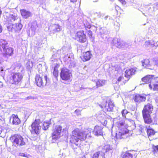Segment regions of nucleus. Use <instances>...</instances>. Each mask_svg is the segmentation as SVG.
<instances>
[{
    "mask_svg": "<svg viewBox=\"0 0 158 158\" xmlns=\"http://www.w3.org/2000/svg\"><path fill=\"white\" fill-rule=\"evenodd\" d=\"M8 44L6 41L3 40H0V52H2L3 49L7 47Z\"/></svg>",
    "mask_w": 158,
    "mask_h": 158,
    "instance_id": "25",
    "label": "nucleus"
},
{
    "mask_svg": "<svg viewBox=\"0 0 158 158\" xmlns=\"http://www.w3.org/2000/svg\"><path fill=\"white\" fill-rule=\"evenodd\" d=\"M154 76L153 75H148L142 78V80L146 84H149L151 82L152 80L154 78Z\"/></svg>",
    "mask_w": 158,
    "mask_h": 158,
    "instance_id": "24",
    "label": "nucleus"
},
{
    "mask_svg": "<svg viewBox=\"0 0 158 158\" xmlns=\"http://www.w3.org/2000/svg\"><path fill=\"white\" fill-rule=\"evenodd\" d=\"M147 135L148 137L152 135H154L155 134L154 130L150 126H149L148 128H146Z\"/></svg>",
    "mask_w": 158,
    "mask_h": 158,
    "instance_id": "29",
    "label": "nucleus"
},
{
    "mask_svg": "<svg viewBox=\"0 0 158 158\" xmlns=\"http://www.w3.org/2000/svg\"><path fill=\"white\" fill-rule=\"evenodd\" d=\"M153 62L155 65L158 66V59H154Z\"/></svg>",
    "mask_w": 158,
    "mask_h": 158,
    "instance_id": "44",
    "label": "nucleus"
},
{
    "mask_svg": "<svg viewBox=\"0 0 158 158\" xmlns=\"http://www.w3.org/2000/svg\"><path fill=\"white\" fill-rule=\"evenodd\" d=\"M123 78V77L122 76H120L119 77L117 81L116 82V84L118 83L121 80H122V79Z\"/></svg>",
    "mask_w": 158,
    "mask_h": 158,
    "instance_id": "46",
    "label": "nucleus"
},
{
    "mask_svg": "<svg viewBox=\"0 0 158 158\" xmlns=\"http://www.w3.org/2000/svg\"><path fill=\"white\" fill-rule=\"evenodd\" d=\"M140 130H141V132H142L143 129L142 128V127H140Z\"/></svg>",
    "mask_w": 158,
    "mask_h": 158,
    "instance_id": "57",
    "label": "nucleus"
},
{
    "mask_svg": "<svg viewBox=\"0 0 158 158\" xmlns=\"http://www.w3.org/2000/svg\"><path fill=\"white\" fill-rule=\"evenodd\" d=\"M10 139L13 145L15 147L24 145L25 144L23 138L20 135L15 134L12 135L10 138Z\"/></svg>",
    "mask_w": 158,
    "mask_h": 158,
    "instance_id": "6",
    "label": "nucleus"
},
{
    "mask_svg": "<svg viewBox=\"0 0 158 158\" xmlns=\"http://www.w3.org/2000/svg\"><path fill=\"white\" fill-rule=\"evenodd\" d=\"M3 83L2 82L0 81V88L1 87L3 86Z\"/></svg>",
    "mask_w": 158,
    "mask_h": 158,
    "instance_id": "54",
    "label": "nucleus"
},
{
    "mask_svg": "<svg viewBox=\"0 0 158 158\" xmlns=\"http://www.w3.org/2000/svg\"><path fill=\"white\" fill-rule=\"evenodd\" d=\"M19 155L22 156L27 157V155L23 153H20Z\"/></svg>",
    "mask_w": 158,
    "mask_h": 158,
    "instance_id": "51",
    "label": "nucleus"
},
{
    "mask_svg": "<svg viewBox=\"0 0 158 158\" xmlns=\"http://www.w3.org/2000/svg\"><path fill=\"white\" fill-rule=\"evenodd\" d=\"M112 42L114 45L118 48H124L126 46V45H127L125 42L122 41L121 43L120 40L117 38L114 39L113 40Z\"/></svg>",
    "mask_w": 158,
    "mask_h": 158,
    "instance_id": "14",
    "label": "nucleus"
},
{
    "mask_svg": "<svg viewBox=\"0 0 158 158\" xmlns=\"http://www.w3.org/2000/svg\"><path fill=\"white\" fill-rule=\"evenodd\" d=\"M128 112L126 110H123L122 111V114L123 117L126 118V115L127 114Z\"/></svg>",
    "mask_w": 158,
    "mask_h": 158,
    "instance_id": "41",
    "label": "nucleus"
},
{
    "mask_svg": "<svg viewBox=\"0 0 158 158\" xmlns=\"http://www.w3.org/2000/svg\"><path fill=\"white\" fill-rule=\"evenodd\" d=\"M87 35L89 36L90 38H91L92 36V31L90 30L87 31Z\"/></svg>",
    "mask_w": 158,
    "mask_h": 158,
    "instance_id": "43",
    "label": "nucleus"
},
{
    "mask_svg": "<svg viewBox=\"0 0 158 158\" xmlns=\"http://www.w3.org/2000/svg\"><path fill=\"white\" fill-rule=\"evenodd\" d=\"M91 132L89 130H86L84 132H80L78 129H75L72 132V135L71 136L70 142L73 143L78 146V144H77L79 140H84L86 138H90Z\"/></svg>",
    "mask_w": 158,
    "mask_h": 158,
    "instance_id": "1",
    "label": "nucleus"
},
{
    "mask_svg": "<svg viewBox=\"0 0 158 158\" xmlns=\"http://www.w3.org/2000/svg\"><path fill=\"white\" fill-rule=\"evenodd\" d=\"M58 70L56 69V67H55L54 69V71L53 73V74L54 76L55 77H56L58 76Z\"/></svg>",
    "mask_w": 158,
    "mask_h": 158,
    "instance_id": "37",
    "label": "nucleus"
},
{
    "mask_svg": "<svg viewBox=\"0 0 158 158\" xmlns=\"http://www.w3.org/2000/svg\"><path fill=\"white\" fill-rule=\"evenodd\" d=\"M38 26L37 22L35 21L31 23L30 28L29 30L28 35L31 36H34L35 33V31Z\"/></svg>",
    "mask_w": 158,
    "mask_h": 158,
    "instance_id": "12",
    "label": "nucleus"
},
{
    "mask_svg": "<svg viewBox=\"0 0 158 158\" xmlns=\"http://www.w3.org/2000/svg\"><path fill=\"white\" fill-rule=\"evenodd\" d=\"M104 19L105 21H107L108 22L110 20H113V19H112V18L108 15L106 16L104 18Z\"/></svg>",
    "mask_w": 158,
    "mask_h": 158,
    "instance_id": "39",
    "label": "nucleus"
},
{
    "mask_svg": "<svg viewBox=\"0 0 158 158\" xmlns=\"http://www.w3.org/2000/svg\"><path fill=\"white\" fill-rule=\"evenodd\" d=\"M2 27L0 24V33L1 32H2Z\"/></svg>",
    "mask_w": 158,
    "mask_h": 158,
    "instance_id": "52",
    "label": "nucleus"
},
{
    "mask_svg": "<svg viewBox=\"0 0 158 158\" xmlns=\"http://www.w3.org/2000/svg\"><path fill=\"white\" fill-rule=\"evenodd\" d=\"M135 70L133 68L127 69L125 71V76L127 78H129L131 75L135 73Z\"/></svg>",
    "mask_w": 158,
    "mask_h": 158,
    "instance_id": "21",
    "label": "nucleus"
},
{
    "mask_svg": "<svg viewBox=\"0 0 158 158\" xmlns=\"http://www.w3.org/2000/svg\"><path fill=\"white\" fill-rule=\"evenodd\" d=\"M75 40L81 43H84L86 41V35L83 31H80L77 32Z\"/></svg>",
    "mask_w": 158,
    "mask_h": 158,
    "instance_id": "10",
    "label": "nucleus"
},
{
    "mask_svg": "<svg viewBox=\"0 0 158 158\" xmlns=\"http://www.w3.org/2000/svg\"><path fill=\"white\" fill-rule=\"evenodd\" d=\"M20 12L21 15L24 18L27 19L31 16V13L29 11L23 9L20 10Z\"/></svg>",
    "mask_w": 158,
    "mask_h": 158,
    "instance_id": "23",
    "label": "nucleus"
},
{
    "mask_svg": "<svg viewBox=\"0 0 158 158\" xmlns=\"http://www.w3.org/2000/svg\"><path fill=\"white\" fill-rule=\"evenodd\" d=\"M153 89L154 90L158 91V84H153Z\"/></svg>",
    "mask_w": 158,
    "mask_h": 158,
    "instance_id": "42",
    "label": "nucleus"
},
{
    "mask_svg": "<svg viewBox=\"0 0 158 158\" xmlns=\"http://www.w3.org/2000/svg\"><path fill=\"white\" fill-rule=\"evenodd\" d=\"M55 56V55H52V57L51 58V60H52V61H56L57 60V59H55L54 58V57Z\"/></svg>",
    "mask_w": 158,
    "mask_h": 158,
    "instance_id": "47",
    "label": "nucleus"
},
{
    "mask_svg": "<svg viewBox=\"0 0 158 158\" xmlns=\"http://www.w3.org/2000/svg\"><path fill=\"white\" fill-rule=\"evenodd\" d=\"M99 106L105 111H110L112 110L114 106V104L113 101L109 100L108 102L106 101L105 102H103L102 105L100 104Z\"/></svg>",
    "mask_w": 158,
    "mask_h": 158,
    "instance_id": "9",
    "label": "nucleus"
},
{
    "mask_svg": "<svg viewBox=\"0 0 158 158\" xmlns=\"http://www.w3.org/2000/svg\"><path fill=\"white\" fill-rule=\"evenodd\" d=\"M146 95H142L139 94L136 95L134 97L135 101L137 102H141L145 101L146 100Z\"/></svg>",
    "mask_w": 158,
    "mask_h": 158,
    "instance_id": "20",
    "label": "nucleus"
},
{
    "mask_svg": "<svg viewBox=\"0 0 158 158\" xmlns=\"http://www.w3.org/2000/svg\"><path fill=\"white\" fill-rule=\"evenodd\" d=\"M33 99V98L31 97H28L27 98V99Z\"/></svg>",
    "mask_w": 158,
    "mask_h": 158,
    "instance_id": "53",
    "label": "nucleus"
},
{
    "mask_svg": "<svg viewBox=\"0 0 158 158\" xmlns=\"http://www.w3.org/2000/svg\"><path fill=\"white\" fill-rule=\"evenodd\" d=\"M22 27V25L19 23H16L15 24H12L11 28L12 31L18 32L20 30Z\"/></svg>",
    "mask_w": 158,
    "mask_h": 158,
    "instance_id": "22",
    "label": "nucleus"
},
{
    "mask_svg": "<svg viewBox=\"0 0 158 158\" xmlns=\"http://www.w3.org/2000/svg\"><path fill=\"white\" fill-rule=\"evenodd\" d=\"M23 76L20 73H12L7 77V80L11 84L17 85L20 83Z\"/></svg>",
    "mask_w": 158,
    "mask_h": 158,
    "instance_id": "5",
    "label": "nucleus"
},
{
    "mask_svg": "<svg viewBox=\"0 0 158 158\" xmlns=\"http://www.w3.org/2000/svg\"><path fill=\"white\" fill-rule=\"evenodd\" d=\"M124 123L123 122H120L119 123V125L121 126H122L124 125Z\"/></svg>",
    "mask_w": 158,
    "mask_h": 158,
    "instance_id": "50",
    "label": "nucleus"
},
{
    "mask_svg": "<svg viewBox=\"0 0 158 158\" xmlns=\"http://www.w3.org/2000/svg\"><path fill=\"white\" fill-rule=\"evenodd\" d=\"M39 66H40V65H41V64H39Z\"/></svg>",
    "mask_w": 158,
    "mask_h": 158,
    "instance_id": "59",
    "label": "nucleus"
},
{
    "mask_svg": "<svg viewBox=\"0 0 158 158\" xmlns=\"http://www.w3.org/2000/svg\"><path fill=\"white\" fill-rule=\"evenodd\" d=\"M112 149V147L110 145L100 146L98 149V151L93 154L91 158H106L105 153H110L111 155Z\"/></svg>",
    "mask_w": 158,
    "mask_h": 158,
    "instance_id": "2",
    "label": "nucleus"
},
{
    "mask_svg": "<svg viewBox=\"0 0 158 158\" xmlns=\"http://www.w3.org/2000/svg\"><path fill=\"white\" fill-rule=\"evenodd\" d=\"M60 77L63 80L68 81V84L69 79V70L66 68L62 69L60 73Z\"/></svg>",
    "mask_w": 158,
    "mask_h": 158,
    "instance_id": "11",
    "label": "nucleus"
},
{
    "mask_svg": "<svg viewBox=\"0 0 158 158\" xmlns=\"http://www.w3.org/2000/svg\"><path fill=\"white\" fill-rule=\"evenodd\" d=\"M123 5H125L126 4V2L124 0H118Z\"/></svg>",
    "mask_w": 158,
    "mask_h": 158,
    "instance_id": "49",
    "label": "nucleus"
},
{
    "mask_svg": "<svg viewBox=\"0 0 158 158\" xmlns=\"http://www.w3.org/2000/svg\"><path fill=\"white\" fill-rule=\"evenodd\" d=\"M150 61L148 59H145L142 61V65L145 68L150 69H152L153 68V65L150 64Z\"/></svg>",
    "mask_w": 158,
    "mask_h": 158,
    "instance_id": "19",
    "label": "nucleus"
},
{
    "mask_svg": "<svg viewBox=\"0 0 158 158\" xmlns=\"http://www.w3.org/2000/svg\"><path fill=\"white\" fill-rule=\"evenodd\" d=\"M94 14H96L97 16L99 18L101 17H102L104 16V14L101 13V12H95L94 13Z\"/></svg>",
    "mask_w": 158,
    "mask_h": 158,
    "instance_id": "40",
    "label": "nucleus"
},
{
    "mask_svg": "<svg viewBox=\"0 0 158 158\" xmlns=\"http://www.w3.org/2000/svg\"><path fill=\"white\" fill-rule=\"evenodd\" d=\"M102 127L101 126H96L92 132L94 135L97 136L103 135Z\"/></svg>",
    "mask_w": 158,
    "mask_h": 158,
    "instance_id": "17",
    "label": "nucleus"
},
{
    "mask_svg": "<svg viewBox=\"0 0 158 158\" xmlns=\"http://www.w3.org/2000/svg\"><path fill=\"white\" fill-rule=\"evenodd\" d=\"M92 55L90 51H88L84 53L83 61H86L89 60Z\"/></svg>",
    "mask_w": 158,
    "mask_h": 158,
    "instance_id": "26",
    "label": "nucleus"
},
{
    "mask_svg": "<svg viewBox=\"0 0 158 158\" xmlns=\"http://www.w3.org/2000/svg\"><path fill=\"white\" fill-rule=\"evenodd\" d=\"M42 125L43 123L40 122L39 119H36L31 124V133L32 134L35 133L36 135L39 134Z\"/></svg>",
    "mask_w": 158,
    "mask_h": 158,
    "instance_id": "7",
    "label": "nucleus"
},
{
    "mask_svg": "<svg viewBox=\"0 0 158 158\" xmlns=\"http://www.w3.org/2000/svg\"><path fill=\"white\" fill-rule=\"evenodd\" d=\"M85 27L86 28H87L88 29H90L92 26L90 24L87 22H85V23H84Z\"/></svg>",
    "mask_w": 158,
    "mask_h": 158,
    "instance_id": "38",
    "label": "nucleus"
},
{
    "mask_svg": "<svg viewBox=\"0 0 158 158\" xmlns=\"http://www.w3.org/2000/svg\"><path fill=\"white\" fill-rule=\"evenodd\" d=\"M149 86L151 89H152V86L151 84H149Z\"/></svg>",
    "mask_w": 158,
    "mask_h": 158,
    "instance_id": "55",
    "label": "nucleus"
},
{
    "mask_svg": "<svg viewBox=\"0 0 158 158\" xmlns=\"http://www.w3.org/2000/svg\"><path fill=\"white\" fill-rule=\"evenodd\" d=\"M9 19L10 20V21L8 23L9 24H12V23L17 20L18 19V17L17 16V14L14 13L10 15Z\"/></svg>",
    "mask_w": 158,
    "mask_h": 158,
    "instance_id": "27",
    "label": "nucleus"
},
{
    "mask_svg": "<svg viewBox=\"0 0 158 158\" xmlns=\"http://www.w3.org/2000/svg\"><path fill=\"white\" fill-rule=\"evenodd\" d=\"M71 2H75L77 1V0H70Z\"/></svg>",
    "mask_w": 158,
    "mask_h": 158,
    "instance_id": "56",
    "label": "nucleus"
},
{
    "mask_svg": "<svg viewBox=\"0 0 158 158\" xmlns=\"http://www.w3.org/2000/svg\"><path fill=\"white\" fill-rule=\"evenodd\" d=\"M39 74L35 77V81L38 86L43 88L47 84L49 79L46 74L42 71L41 70L39 69Z\"/></svg>",
    "mask_w": 158,
    "mask_h": 158,
    "instance_id": "4",
    "label": "nucleus"
},
{
    "mask_svg": "<svg viewBox=\"0 0 158 158\" xmlns=\"http://www.w3.org/2000/svg\"><path fill=\"white\" fill-rule=\"evenodd\" d=\"M153 110L152 105L148 103L144 106L143 109L142 110L143 118L145 123L150 124L152 123L151 114L152 113Z\"/></svg>",
    "mask_w": 158,
    "mask_h": 158,
    "instance_id": "3",
    "label": "nucleus"
},
{
    "mask_svg": "<svg viewBox=\"0 0 158 158\" xmlns=\"http://www.w3.org/2000/svg\"><path fill=\"white\" fill-rule=\"evenodd\" d=\"M152 149L153 152L155 155H156V153H158V145L156 146L153 145L152 146Z\"/></svg>",
    "mask_w": 158,
    "mask_h": 158,
    "instance_id": "36",
    "label": "nucleus"
},
{
    "mask_svg": "<svg viewBox=\"0 0 158 158\" xmlns=\"http://www.w3.org/2000/svg\"><path fill=\"white\" fill-rule=\"evenodd\" d=\"M10 122H12L14 125H16L20 123V120L17 115L13 114L10 117Z\"/></svg>",
    "mask_w": 158,
    "mask_h": 158,
    "instance_id": "18",
    "label": "nucleus"
},
{
    "mask_svg": "<svg viewBox=\"0 0 158 158\" xmlns=\"http://www.w3.org/2000/svg\"><path fill=\"white\" fill-rule=\"evenodd\" d=\"M128 130L126 129L121 130L118 133H116V136L117 139H121L127 137V136L126 135L128 133Z\"/></svg>",
    "mask_w": 158,
    "mask_h": 158,
    "instance_id": "15",
    "label": "nucleus"
},
{
    "mask_svg": "<svg viewBox=\"0 0 158 158\" xmlns=\"http://www.w3.org/2000/svg\"><path fill=\"white\" fill-rule=\"evenodd\" d=\"M50 121H48L44 122V123H43V129L44 130H47L49 127V125L50 124Z\"/></svg>",
    "mask_w": 158,
    "mask_h": 158,
    "instance_id": "33",
    "label": "nucleus"
},
{
    "mask_svg": "<svg viewBox=\"0 0 158 158\" xmlns=\"http://www.w3.org/2000/svg\"><path fill=\"white\" fill-rule=\"evenodd\" d=\"M19 67V69H20V70L19 71H20L21 72H22L23 69V66L20 65L18 67H16L15 68V69H18Z\"/></svg>",
    "mask_w": 158,
    "mask_h": 158,
    "instance_id": "45",
    "label": "nucleus"
},
{
    "mask_svg": "<svg viewBox=\"0 0 158 158\" xmlns=\"http://www.w3.org/2000/svg\"><path fill=\"white\" fill-rule=\"evenodd\" d=\"M105 83V81L104 80L98 79L96 82V85L97 88L98 87L102 86L104 85Z\"/></svg>",
    "mask_w": 158,
    "mask_h": 158,
    "instance_id": "31",
    "label": "nucleus"
},
{
    "mask_svg": "<svg viewBox=\"0 0 158 158\" xmlns=\"http://www.w3.org/2000/svg\"><path fill=\"white\" fill-rule=\"evenodd\" d=\"M75 112L77 114V115H79L80 113L79 110L77 109L75 110Z\"/></svg>",
    "mask_w": 158,
    "mask_h": 158,
    "instance_id": "48",
    "label": "nucleus"
},
{
    "mask_svg": "<svg viewBox=\"0 0 158 158\" xmlns=\"http://www.w3.org/2000/svg\"><path fill=\"white\" fill-rule=\"evenodd\" d=\"M4 56L6 57L11 56L13 54V49L11 47H9L8 44L7 47L5 48L2 51Z\"/></svg>",
    "mask_w": 158,
    "mask_h": 158,
    "instance_id": "16",
    "label": "nucleus"
},
{
    "mask_svg": "<svg viewBox=\"0 0 158 158\" xmlns=\"http://www.w3.org/2000/svg\"><path fill=\"white\" fill-rule=\"evenodd\" d=\"M110 0L111 2H113L114 1V0Z\"/></svg>",
    "mask_w": 158,
    "mask_h": 158,
    "instance_id": "58",
    "label": "nucleus"
},
{
    "mask_svg": "<svg viewBox=\"0 0 158 158\" xmlns=\"http://www.w3.org/2000/svg\"><path fill=\"white\" fill-rule=\"evenodd\" d=\"M33 67V64L31 61L28 60L26 64V67L28 69H30Z\"/></svg>",
    "mask_w": 158,
    "mask_h": 158,
    "instance_id": "35",
    "label": "nucleus"
},
{
    "mask_svg": "<svg viewBox=\"0 0 158 158\" xmlns=\"http://www.w3.org/2000/svg\"><path fill=\"white\" fill-rule=\"evenodd\" d=\"M133 155L131 154L126 152L123 156V158H132Z\"/></svg>",
    "mask_w": 158,
    "mask_h": 158,
    "instance_id": "34",
    "label": "nucleus"
},
{
    "mask_svg": "<svg viewBox=\"0 0 158 158\" xmlns=\"http://www.w3.org/2000/svg\"><path fill=\"white\" fill-rule=\"evenodd\" d=\"M7 132V130L6 128L0 126V136L4 137L5 136V134Z\"/></svg>",
    "mask_w": 158,
    "mask_h": 158,
    "instance_id": "30",
    "label": "nucleus"
},
{
    "mask_svg": "<svg viewBox=\"0 0 158 158\" xmlns=\"http://www.w3.org/2000/svg\"><path fill=\"white\" fill-rule=\"evenodd\" d=\"M62 129V126L60 125H56L53 129L52 134V139H53L56 140L61 137Z\"/></svg>",
    "mask_w": 158,
    "mask_h": 158,
    "instance_id": "8",
    "label": "nucleus"
},
{
    "mask_svg": "<svg viewBox=\"0 0 158 158\" xmlns=\"http://www.w3.org/2000/svg\"><path fill=\"white\" fill-rule=\"evenodd\" d=\"M61 30V27L56 24H52L49 27V30L51 34H54Z\"/></svg>",
    "mask_w": 158,
    "mask_h": 158,
    "instance_id": "13",
    "label": "nucleus"
},
{
    "mask_svg": "<svg viewBox=\"0 0 158 158\" xmlns=\"http://www.w3.org/2000/svg\"><path fill=\"white\" fill-rule=\"evenodd\" d=\"M70 66L74 67L76 65V62L74 60V55L72 53H70Z\"/></svg>",
    "mask_w": 158,
    "mask_h": 158,
    "instance_id": "28",
    "label": "nucleus"
},
{
    "mask_svg": "<svg viewBox=\"0 0 158 158\" xmlns=\"http://www.w3.org/2000/svg\"><path fill=\"white\" fill-rule=\"evenodd\" d=\"M158 9V4L154 5L153 6H152L148 7V10L150 12L152 11H155L156 10Z\"/></svg>",
    "mask_w": 158,
    "mask_h": 158,
    "instance_id": "32",
    "label": "nucleus"
}]
</instances>
